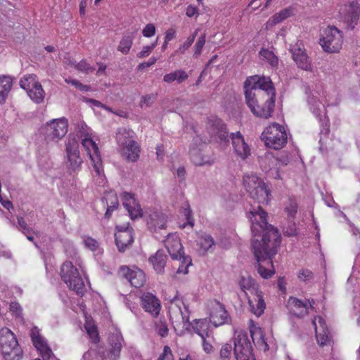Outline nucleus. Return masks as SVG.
<instances>
[{
  "mask_svg": "<svg viewBox=\"0 0 360 360\" xmlns=\"http://www.w3.org/2000/svg\"><path fill=\"white\" fill-rule=\"evenodd\" d=\"M248 217L252 222V231L254 236L262 232L261 240L253 239L252 250L257 260L256 268L259 275L265 279L271 278L275 273L272 259L277 254L281 243V237L278 229L267 223V213L260 205L257 209L250 210Z\"/></svg>",
  "mask_w": 360,
  "mask_h": 360,
  "instance_id": "1",
  "label": "nucleus"
},
{
  "mask_svg": "<svg viewBox=\"0 0 360 360\" xmlns=\"http://www.w3.org/2000/svg\"><path fill=\"white\" fill-rule=\"evenodd\" d=\"M245 96L248 106L258 117H271L275 107L276 91L268 77L255 75L244 83Z\"/></svg>",
  "mask_w": 360,
  "mask_h": 360,
  "instance_id": "2",
  "label": "nucleus"
},
{
  "mask_svg": "<svg viewBox=\"0 0 360 360\" xmlns=\"http://www.w3.org/2000/svg\"><path fill=\"white\" fill-rule=\"evenodd\" d=\"M120 198L132 220L145 217L147 226L151 231L165 229L167 221L165 214L158 211H151L150 213L146 212L144 215L141 205L131 193L123 192L120 194Z\"/></svg>",
  "mask_w": 360,
  "mask_h": 360,
  "instance_id": "3",
  "label": "nucleus"
},
{
  "mask_svg": "<svg viewBox=\"0 0 360 360\" xmlns=\"http://www.w3.org/2000/svg\"><path fill=\"white\" fill-rule=\"evenodd\" d=\"M68 121L65 117L52 119L43 124L39 133L47 146L58 143L68 132Z\"/></svg>",
  "mask_w": 360,
  "mask_h": 360,
  "instance_id": "4",
  "label": "nucleus"
},
{
  "mask_svg": "<svg viewBox=\"0 0 360 360\" xmlns=\"http://www.w3.org/2000/svg\"><path fill=\"white\" fill-rule=\"evenodd\" d=\"M82 145L85 149L94 168V178L96 183L103 186L105 184V177L103 174L101 158L96 143L92 140L91 136L82 139Z\"/></svg>",
  "mask_w": 360,
  "mask_h": 360,
  "instance_id": "5",
  "label": "nucleus"
},
{
  "mask_svg": "<svg viewBox=\"0 0 360 360\" xmlns=\"http://www.w3.org/2000/svg\"><path fill=\"white\" fill-rule=\"evenodd\" d=\"M243 185L250 198L259 204H267L269 201L270 190L266 184L255 174H245Z\"/></svg>",
  "mask_w": 360,
  "mask_h": 360,
  "instance_id": "6",
  "label": "nucleus"
},
{
  "mask_svg": "<svg viewBox=\"0 0 360 360\" xmlns=\"http://www.w3.org/2000/svg\"><path fill=\"white\" fill-rule=\"evenodd\" d=\"M261 139L266 146L279 150L287 143L288 136L284 127L274 122L264 129Z\"/></svg>",
  "mask_w": 360,
  "mask_h": 360,
  "instance_id": "7",
  "label": "nucleus"
},
{
  "mask_svg": "<svg viewBox=\"0 0 360 360\" xmlns=\"http://www.w3.org/2000/svg\"><path fill=\"white\" fill-rule=\"evenodd\" d=\"M1 350L6 359L19 360L21 358V351L18 347L15 334L8 328L0 330Z\"/></svg>",
  "mask_w": 360,
  "mask_h": 360,
  "instance_id": "8",
  "label": "nucleus"
},
{
  "mask_svg": "<svg viewBox=\"0 0 360 360\" xmlns=\"http://www.w3.org/2000/svg\"><path fill=\"white\" fill-rule=\"evenodd\" d=\"M60 276L68 288L82 295L85 291L84 283L77 267L71 262H65L60 269Z\"/></svg>",
  "mask_w": 360,
  "mask_h": 360,
  "instance_id": "9",
  "label": "nucleus"
},
{
  "mask_svg": "<svg viewBox=\"0 0 360 360\" xmlns=\"http://www.w3.org/2000/svg\"><path fill=\"white\" fill-rule=\"evenodd\" d=\"M342 31L335 26H328L323 31L320 45L326 52L337 53L342 48Z\"/></svg>",
  "mask_w": 360,
  "mask_h": 360,
  "instance_id": "10",
  "label": "nucleus"
},
{
  "mask_svg": "<svg viewBox=\"0 0 360 360\" xmlns=\"http://www.w3.org/2000/svg\"><path fill=\"white\" fill-rule=\"evenodd\" d=\"M66 167L70 173L79 172L83 163L80 156L79 144L74 136H69L65 143Z\"/></svg>",
  "mask_w": 360,
  "mask_h": 360,
  "instance_id": "11",
  "label": "nucleus"
},
{
  "mask_svg": "<svg viewBox=\"0 0 360 360\" xmlns=\"http://www.w3.org/2000/svg\"><path fill=\"white\" fill-rule=\"evenodd\" d=\"M233 345V354L236 360H256L247 333L241 331L235 336Z\"/></svg>",
  "mask_w": 360,
  "mask_h": 360,
  "instance_id": "12",
  "label": "nucleus"
},
{
  "mask_svg": "<svg viewBox=\"0 0 360 360\" xmlns=\"http://www.w3.org/2000/svg\"><path fill=\"white\" fill-rule=\"evenodd\" d=\"M210 137L217 143L226 146L229 143V131L224 122L218 117H210L207 123Z\"/></svg>",
  "mask_w": 360,
  "mask_h": 360,
  "instance_id": "13",
  "label": "nucleus"
},
{
  "mask_svg": "<svg viewBox=\"0 0 360 360\" xmlns=\"http://www.w3.org/2000/svg\"><path fill=\"white\" fill-rule=\"evenodd\" d=\"M340 14L343 22L351 30H353L357 25L360 17V4L356 1L345 4L340 8Z\"/></svg>",
  "mask_w": 360,
  "mask_h": 360,
  "instance_id": "14",
  "label": "nucleus"
},
{
  "mask_svg": "<svg viewBox=\"0 0 360 360\" xmlns=\"http://www.w3.org/2000/svg\"><path fill=\"white\" fill-rule=\"evenodd\" d=\"M129 222L124 225H116L117 233L114 234L115 243L118 250L124 252L134 242L132 229L129 228Z\"/></svg>",
  "mask_w": 360,
  "mask_h": 360,
  "instance_id": "15",
  "label": "nucleus"
},
{
  "mask_svg": "<svg viewBox=\"0 0 360 360\" xmlns=\"http://www.w3.org/2000/svg\"><path fill=\"white\" fill-rule=\"evenodd\" d=\"M117 276L127 279L132 286L138 288L142 287L146 282L144 272L139 269H131L127 266H122L118 271Z\"/></svg>",
  "mask_w": 360,
  "mask_h": 360,
  "instance_id": "16",
  "label": "nucleus"
},
{
  "mask_svg": "<svg viewBox=\"0 0 360 360\" xmlns=\"http://www.w3.org/2000/svg\"><path fill=\"white\" fill-rule=\"evenodd\" d=\"M30 335L34 346L39 352L44 360H49L53 356V352L48 346L46 340L41 336L39 329L33 327L30 331Z\"/></svg>",
  "mask_w": 360,
  "mask_h": 360,
  "instance_id": "17",
  "label": "nucleus"
},
{
  "mask_svg": "<svg viewBox=\"0 0 360 360\" xmlns=\"http://www.w3.org/2000/svg\"><path fill=\"white\" fill-rule=\"evenodd\" d=\"M290 51L292 54L293 60L297 67L305 71H312L311 60L307 55L305 50L296 44L290 45Z\"/></svg>",
  "mask_w": 360,
  "mask_h": 360,
  "instance_id": "18",
  "label": "nucleus"
},
{
  "mask_svg": "<svg viewBox=\"0 0 360 360\" xmlns=\"http://www.w3.org/2000/svg\"><path fill=\"white\" fill-rule=\"evenodd\" d=\"M164 243L172 259H181L185 255L180 239L176 234L168 233Z\"/></svg>",
  "mask_w": 360,
  "mask_h": 360,
  "instance_id": "19",
  "label": "nucleus"
},
{
  "mask_svg": "<svg viewBox=\"0 0 360 360\" xmlns=\"http://www.w3.org/2000/svg\"><path fill=\"white\" fill-rule=\"evenodd\" d=\"M230 138L232 140L233 147L236 153L243 160L247 158L250 155V148L245 142L240 132L231 133Z\"/></svg>",
  "mask_w": 360,
  "mask_h": 360,
  "instance_id": "20",
  "label": "nucleus"
},
{
  "mask_svg": "<svg viewBox=\"0 0 360 360\" xmlns=\"http://www.w3.org/2000/svg\"><path fill=\"white\" fill-rule=\"evenodd\" d=\"M141 304L146 311L150 313L153 316H156L160 311V303L158 299L152 293H143L141 297Z\"/></svg>",
  "mask_w": 360,
  "mask_h": 360,
  "instance_id": "21",
  "label": "nucleus"
},
{
  "mask_svg": "<svg viewBox=\"0 0 360 360\" xmlns=\"http://www.w3.org/2000/svg\"><path fill=\"white\" fill-rule=\"evenodd\" d=\"M140 146L135 141H131L120 149L122 157L127 162H135L140 156Z\"/></svg>",
  "mask_w": 360,
  "mask_h": 360,
  "instance_id": "22",
  "label": "nucleus"
},
{
  "mask_svg": "<svg viewBox=\"0 0 360 360\" xmlns=\"http://www.w3.org/2000/svg\"><path fill=\"white\" fill-rule=\"evenodd\" d=\"M288 307L290 313L297 317L302 318L309 314L308 304L296 297L289 298Z\"/></svg>",
  "mask_w": 360,
  "mask_h": 360,
  "instance_id": "23",
  "label": "nucleus"
},
{
  "mask_svg": "<svg viewBox=\"0 0 360 360\" xmlns=\"http://www.w3.org/2000/svg\"><path fill=\"white\" fill-rule=\"evenodd\" d=\"M227 319L228 312L221 304L213 309L210 314V322L215 327L226 323Z\"/></svg>",
  "mask_w": 360,
  "mask_h": 360,
  "instance_id": "24",
  "label": "nucleus"
},
{
  "mask_svg": "<svg viewBox=\"0 0 360 360\" xmlns=\"http://www.w3.org/2000/svg\"><path fill=\"white\" fill-rule=\"evenodd\" d=\"M148 261L158 274H162L167 262V255L163 250H158L154 255L149 257Z\"/></svg>",
  "mask_w": 360,
  "mask_h": 360,
  "instance_id": "25",
  "label": "nucleus"
},
{
  "mask_svg": "<svg viewBox=\"0 0 360 360\" xmlns=\"http://www.w3.org/2000/svg\"><path fill=\"white\" fill-rule=\"evenodd\" d=\"M189 154L191 160L195 165L201 166L211 163L209 156L205 155L200 148H193L190 150Z\"/></svg>",
  "mask_w": 360,
  "mask_h": 360,
  "instance_id": "26",
  "label": "nucleus"
},
{
  "mask_svg": "<svg viewBox=\"0 0 360 360\" xmlns=\"http://www.w3.org/2000/svg\"><path fill=\"white\" fill-rule=\"evenodd\" d=\"M13 86V79L8 76H0V104L4 103Z\"/></svg>",
  "mask_w": 360,
  "mask_h": 360,
  "instance_id": "27",
  "label": "nucleus"
},
{
  "mask_svg": "<svg viewBox=\"0 0 360 360\" xmlns=\"http://www.w3.org/2000/svg\"><path fill=\"white\" fill-rule=\"evenodd\" d=\"M188 78V74L184 70L179 69L174 72L166 74L163 77V81L168 84L176 81L179 84H181Z\"/></svg>",
  "mask_w": 360,
  "mask_h": 360,
  "instance_id": "28",
  "label": "nucleus"
},
{
  "mask_svg": "<svg viewBox=\"0 0 360 360\" xmlns=\"http://www.w3.org/2000/svg\"><path fill=\"white\" fill-rule=\"evenodd\" d=\"M134 131L131 129H127L125 128H120L118 129L116 134V139L117 144L122 147L127 145L133 140Z\"/></svg>",
  "mask_w": 360,
  "mask_h": 360,
  "instance_id": "29",
  "label": "nucleus"
},
{
  "mask_svg": "<svg viewBox=\"0 0 360 360\" xmlns=\"http://www.w3.org/2000/svg\"><path fill=\"white\" fill-rule=\"evenodd\" d=\"M259 164L262 169L267 172L270 171L277 160L271 153H265L264 155L259 156Z\"/></svg>",
  "mask_w": 360,
  "mask_h": 360,
  "instance_id": "30",
  "label": "nucleus"
},
{
  "mask_svg": "<svg viewBox=\"0 0 360 360\" xmlns=\"http://www.w3.org/2000/svg\"><path fill=\"white\" fill-rule=\"evenodd\" d=\"M39 84L40 83L38 82L37 76L33 74L24 75L20 81V86L23 89L26 90L27 93L37 84Z\"/></svg>",
  "mask_w": 360,
  "mask_h": 360,
  "instance_id": "31",
  "label": "nucleus"
},
{
  "mask_svg": "<svg viewBox=\"0 0 360 360\" xmlns=\"http://www.w3.org/2000/svg\"><path fill=\"white\" fill-rule=\"evenodd\" d=\"M256 305L253 304V302L248 299V304L251 309V311L257 316H261L265 309L266 304L264 299L260 295H257Z\"/></svg>",
  "mask_w": 360,
  "mask_h": 360,
  "instance_id": "32",
  "label": "nucleus"
},
{
  "mask_svg": "<svg viewBox=\"0 0 360 360\" xmlns=\"http://www.w3.org/2000/svg\"><path fill=\"white\" fill-rule=\"evenodd\" d=\"M195 324L193 326V328L202 339L209 337L208 324L205 319L195 320Z\"/></svg>",
  "mask_w": 360,
  "mask_h": 360,
  "instance_id": "33",
  "label": "nucleus"
},
{
  "mask_svg": "<svg viewBox=\"0 0 360 360\" xmlns=\"http://www.w3.org/2000/svg\"><path fill=\"white\" fill-rule=\"evenodd\" d=\"M124 338L117 329L114 330V360L120 358V351L124 345Z\"/></svg>",
  "mask_w": 360,
  "mask_h": 360,
  "instance_id": "34",
  "label": "nucleus"
},
{
  "mask_svg": "<svg viewBox=\"0 0 360 360\" xmlns=\"http://www.w3.org/2000/svg\"><path fill=\"white\" fill-rule=\"evenodd\" d=\"M30 98L36 103H40L43 101L45 96V91H44L41 84H37L34 88L27 92Z\"/></svg>",
  "mask_w": 360,
  "mask_h": 360,
  "instance_id": "35",
  "label": "nucleus"
},
{
  "mask_svg": "<svg viewBox=\"0 0 360 360\" xmlns=\"http://www.w3.org/2000/svg\"><path fill=\"white\" fill-rule=\"evenodd\" d=\"M319 323L321 325V327L322 328L321 331H318L317 327L315 326L316 330V337L317 339L318 343L323 346L326 345L328 342H330V336L328 335V330H325L323 328L324 321L321 318H319Z\"/></svg>",
  "mask_w": 360,
  "mask_h": 360,
  "instance_id": "36",
  "label": "nucleus"
},
{
  "mask_svg": "<svg viewBox=\"0 0 360 360\" xmlns=\"http://www.w3.org/2000/svg\"><path fill=\"white\" fill-rule=\"evenodd\" d=\"M86 320L84 324V328L91 341L94 343H96L99 340V336L97 331V328L94 321L88 319L86 317Z\"/></svg>",
  "mask_w": 360,
  "mask_h": 360,
  "instance_id": "37",
  "label": "nucleus"
},
{
  "mask_svg": "<svg viewBox=\"0 0 360 360\" xmlns=\"http://www.w3.org/2000/svg\"><path fill=\"white\" fill-rule=\"evenodd\" d=\"M65 63L67 65L74 67L75 69L83 72L89 73L93 70V68L87 64L85 60H81L79 63H75L71 59L68 58Z\"/></svg>",
  "mask_w": 360,
  "mask_h": 360,
  "instance_id": "38",
  "label": "nucleus"
},
{
  "mask_svg": "<svg viewBox=\"0 0 360 360\" xmlns=\"http://www.w3.org/2000/svg\"><path fill=\"white\" fill-rule=\"evenodd\" d=\"M250 334L253 342L257 339V343L261 341V343L264 347V350H269V345L264 340V334L261 328H255V329H250Z\"/></svg>",
  "mask_w": 360,
  "mask_h": 360,
  "instance_id": "39",
  "label": "nucleus"
},
{
  "mask_svg": "<svg viewBox=\"0 0 360 360\" xmlns=\"http://www.w3.org/2000/svg\"><path fill=\"white\" fill-rule=\"evenodd\" d=\"M292 11L290 8L283 9L281 12L274 15L271 19L269 20L268 23H271L272 25L278 24L290 17Z\"/></svg>",
  "mask_w": 360,
  "mask_h": 360,
  "instance_id": "40",
  "label": "nucleus"
},
{
  "mask_svg": "<svg viewBox=\"0 0 360 360\" xmlns=\"http://www.w3.org/2000/svg\"><path fill=\"white\" fill-rule=\"evenodd\" d=\"M133 42V37L131 35L124 36L117 47V50L123 54L129 53Z\"/></svg>",
  "mask_w": 360,
  "mask_h": 360,
  "instance_id": "41",
  "label": "nucleus"
},
{
  "mask_svg": "<svg viewBox=\"0 0 360 360\" xmlns=\"http://www.w3.org/2000/svg\"><path fill=\"white\" fill-rule=\"evenodd\" d=\"M285 211L289 219H293L297 212V203L295 199L289 198L286 202Z\"/></svg>",
  "mask_w": 360,
  "mask_h": 360,
  "instance_id": "42",
  "label": "nucleus"
},
{
  "mask_svg": "<svg viewBox=\"0 0 360 360\" xmlns=\"http://www.w3.org/2000/svg\"><path fill=\"white\" fill-rule=\"evenodd\" d=\"M255 285V281L250 276L248 278L242 276L239 281V286L245 295H247L246 290H250L251 288H254Z\"/></svg>",
  "mask_w": 360,
  "mask_h": 360,
  "instance_id": "43",
  "label": "nucleus"
},
{
  "mask_svg": "<svg viewBox=\"0 0 360 360\" xmlns=\"http://www.w3.org/2000/svg\"><path fill=\"white\" fill-rule=\"evenodd\" d=\"M297 277L300 281L305 283H311L314 278L313 272L308 269H302L300 270Z\"/></svg>",
  "mask_w": 360,
  "mask_h": 360,
  "instance_id": "44",
  "label": "nucleus"
},
{
  "mask_svg": "<svg viewBox=\"0 0 360 360\" xmlns=\"http://www.w3.org/2000/svg\"><path fill=\"white\" fill-rule=\"evenodd\" d=\"M181 261V264L179 265L176 273L177 274H188V268L189 266L192 264V260L190 256H186L184 255L181 259H180Z\"/></svg>",
  "mask_w": 360,
  "mask_h": 360,
  "instance_id": "45",
  "label": "nucleus"
},
{
  "mask_svg": "<svg viewBox=\"0 0 360 360\" xmlns=\"http://www.w3.org/2000/svg\"><path fill=\"white\" fill-rule=\"evenodd\" d=\"M155 330L157 333L164 338L168 335V327L165 321L161 319L155 322Z\"/></svg>",
  "mask_w": 360,
  "mask_h": 360,
  "instance_id": "46",
  "label": "nucleus"
},
{
  "mask_svg": "<svg viewBox=\"0 0 360 360\" xmlns=\"http://www.w3.org/2000/svg\"><path fill=\"white\" fill-rule=\"evenodd\" d=\"M77 129L81 139L84 137L91 136V129L83 122L77 124Z\"/></svg>",
  "mask_w": 360,
  "mask_h": 360,
  "instance_id": "47",
  "label": "nucleus"
},
{
  "mask_svg": "<svg viewBox=\"0 0 360 360\" xmlns=\"http://www.w3.org/2000/svg\"><path fill=\"white\" fill-rule=\"evenodd\" d=\"M200 244L201 248L207 251L214 244V241L211 236L205 235L200 238Z\"/></svg>",
  "mask_w": 360,
  "mask_h": 360,
  "instance_id": "48",
  "label": "nucleus"
},
{
  "mask_svg": "<svg viewBox=\"0 0 360 360\" xmlns=\"http://www.w3.org/2000/svg\"><path fill=\"white\" fill-rule=\"evenodd\" d=\"M205 38L206 34L205 33H203L198 39L196 44H195L194 49V57H198L199 55H200L202 49L205 44Z\"/></svg>",
  "mask_w": 360,
  "mask_h": 360,
  "instance_id": "49",
  "label": "nucleus"
},
{
  "mask_svg": "<svg viewBox=\"0 0 360 360\" xmlns=\"http://www.w3.org/2000/svg\"><path fill=\"white\" fill-rule=\"evenodd\" d=\"M232 345L228 343L224 344L220 350V359L221 360H226L230 358L232 352Z\"/></svg>",
  "mask_w": 360,
  "mask_h": 360,
  "instance_id": "50",
  "label": "nucleus"
},
{
  "mask_svg": "<svg viewBox=\"0 0 360 360\" xmlns=\"http://www.w3.org/2000/svg\"><path fill=\"white\" fill-rule=\"evenodd\" d=\"M83 242L85 246L91 251H95L98 248V242L91 237L84 236Z\"/></svg>",
  "mask_w": 360,
  "mask_h": 360,
  "instance_id": "51",
  "label": "nucleus"
},
{
  "mask_svg": "<svg viewBox=\"0 0 360 360\" xmlns=\"http://www.w3.org/2000/svg\"><path fill=\"white\" fill-rule=\"evenodd\" d=\"M10 311L16 318H21L22 308L18 302H12L10 304Z\"/></svg>",
  "mask_w": 360,
  "mask_h": 360,
  "instance_id": "52",
  "label": "nucleus"
},
{
  "mask_svg": "<svg viewBox=\"0 0 360 360\" xmlns=\"http://www.w3.org/2000/svg\"><path fill=\"white\" fill-rule=\"evenodd\" d=\"M65 82L68 84H70L75 86L77 89L81 90V91H86L89 89V87L88 86L82 84L77 79H73L69 78V79H65Z\"/></svg>",
  "mask_w": 360,
  "mask_h": 360,
  "instance_id": "53",
  "label": "nucleus"
},
{
  "mask_svg": "<svg viewBox=\"0 0 360 360\" xmlns=\"http://www.w3.org/2000/svg\"><path fill=\"white\" fill-rule=\"evenodd\" d=\"M197 33L198 30H195L192 36L187 38L183 46L179 48V51L181 53H184L185 50L188 49L191 46L195 40Z\"/></svg>",
  "mask_w": 360,
  "mask_h": 360,
  "instance_id": "54",
  "label": "nucleus"
},
{
  "mask_svg": "<svg viewBox=\"0 0 360 360\" xmlns=\"http://www.w3.org/2000/svg\"><path fill=\"white\" fill-rule=\"evenodd\" d=\"M155 27L153 24L149 23L143 28L142 33L146 37H150L155 34Z\"/></svg>",
  "mask_w": 360,
  "mask_h": 360,
  "instance_id": "55",
  "label": "nucleus"
},
{
  "mask_svg": "<svg viewBox=\"0 0 360 360\" xmlns=\"http://www.w3.org/2000/svg\"><path fill=\"white\" fill-rule=\"evenodd\" d=\"M173 355L172 350L169 346H165L162 354L159 356L158 360H172Z\"/></svg>",
  "mask_w": 360,
  "mask_h": 360,
  "instance_id": "56",
  "label": "nucleus"
},
{
  "mask_svg": "<svg viewBox=\"0 0 360 360\" xmlns=\"http://www.w3.org/2000/svg\"><path fill=\"white\" fill-rule=\"evenodd\" d=\"M283 233L287 236H295L297 234V231L296 228V225L295 223L289 225L288 227H285L283 230Z\"/></svg>",
  "mask_w": 360,
  "mask_h": 360,
  "instance_id": "57",
  "label": "nucleus"
},
{
  "mask_svg": "<svg viewBox=\"0 0 360 360\" xmlns=\"http://www.w3.org/2000/svg\"><path fill=\"white\" fill-rule=\"evenodd\" d=\"M179 311L181 314L182 323H184V328L188 330V327L191 326L188 313L187 311L183 312L180 308H179Z\"/></svg>",
  "mask_w": 360,
  "mask_h": 360,
  "instance_id": "58",
  "label": "nucleus"
},
{
  "mask_svg": "<svg viewBox=\"0 0 360 360\" xmlns=\"http://www.w3.org/2000/svg\"><path fill=\"white\" fill-rule=\"evenodd\" d=\"M185 216L187 220V222L182 225V228H185L186 225H190L191 227L194 226V220L191 217V210H188L185 211Z\"/></svg>",
  "mask_w": 360,
  "mask_h": 360,
  "instance_id": "59",
  "label": "nucleus"
},
{
  "mask_svg": "<svg viewBox=\"0 0 360 360\" xmlns=\"http://www.w3.org/2000/svg\"><path fill=\"white\" fill-rule=\"evenodd\" d=\"M157 61V58L155 57L150 58L148 62L141 63L139 65L138 69L141 70L146 68H148L154 65Z\"/></svg>",
  "mask_w": 360,
  "mask_h": 360,
  "instance_id": "60",
  "label": "nucleus"
},
{
  "mask_svg": "<svg viewBox=\"0 0 360 360\" xmlns=\"http://www.w3.org/2000/svg\"><path fill=\"white\" fill-rule=\"evenodd\" d=\"M151 47H149V46H143L142 51L138 53L137 56L139 58L148 56L151 53Z\"/></svg>",
  "mask_w": 360,
  "mask_h": 360,
  "instance_id": "61",
  "label": "nucleus"
},
{
  "mask_svg": "<svg viewBox=\"0 0 360 360\" xmlns=\"http://www.w3.org/2000/svg\"><path fill=\"white\" fill-rule=\"evenodd\" d=\"M155 99V96L153 95H146L143 97L141 103H143L146 105V106L150 105Z\"/></svg>",
  "mask_w": 360,
  "mask_h": 360,
  "instance_id": "62",
  "label": "nucleus"
},
{
  "mask_svg": "<svg viewBox=\"0 0 360 360\" xmlns=\"http://www.w3.org/2000/svg\"><path fill=\"white\" fill-rule=\"evenodd\" d=\"M88 4V0H82L79 3V14L84 15L86 14V8Z\"/></svg>",
  "mask_w": 360,
  "mask_h": 360,
  "instance_id": "63",
  "label": "nucleus"
},
{
  "mask_svg": "<svg viewBox=\"0 0 360 360\" xmlns=\"http://www.w3.org/2000/svg\"><path fill=\"white\" fill-rule=\"evenodd\" d=\"M175 37V30H173V29H169L168 30H167L166 33H165V39L166 41H170L172 40V39H174Z\"/></svg>",
  "mask_w": 360,
  "mask_h": 360,
  "instance_id": "64",
  "label": "nucleus"
}]
</instances>
